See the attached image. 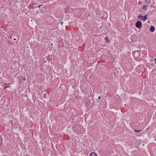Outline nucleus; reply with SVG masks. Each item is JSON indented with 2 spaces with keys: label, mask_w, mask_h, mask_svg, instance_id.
<instances>
[{
  "label": "nucleus",
  "mask_w": 156,
  "mask_h": 156,
  "mask_svg": "<svg viewBox=\"0 0 156 156\" xmlns=\"http://www.w3.org/2000/svg\"><path fill=\"white\" fill-rule=\"evenodd\" d=\"M61 23V24L62 25V24L63 23V22H60Z\"/></svg>",
  "instance_id": "nucleus-10"
},
{
  "label": "nucleus",
  "mask_w": 156,
  "mask_h": 156,
  "mask_svg": "<svg viewBox=\"0 0 156 156\" xmlns=\"http://www.w3.org/2000/svg\"><path fill=\"white\" fill-rule=\"evenodd\" d=\"M16 40V39L15 38H14V39H13V40H14V41H15V40Z\"/></svg>",
  "instance_id": "nucleus-13"
},
{
  "label": "nucleus",
  "mask_w": 156,
  "mask_h": 156,
  "mask_svg": "<svg viewBox=\"0 0 156 156\" xmlns=\"http://www.w3.org/2000/svg\"><path fill=\"white\" fill-rule=\"evenodd\" d=\"M23 80H26V78H23Z\"/></svg>",
  "instance_id": "nucleus-14"
},
{
  "label": "nucleus",
  "mask_w": 156,
  "mask_h": 156,
  "mask_svg": "<svg viewBox=\"0 0 156 156\" xmlns=\"http://www.w3.org/2000/svg\"><path fill=\"white\" fill-rule=\"evenodd\" d=\"M8 87V86H7L6 87H5L4 89H6L7 87Z\"/></svg>",
  "instance_id": "nucleus-11"
},
{
  "label": "nucleus",
  "mask_w": 156,
  "mask_h": 156,
  "mask_svg": "<svg viewBox=\"0 0 156 156\" xmlns=\"http://www.w3.org/2000/svg\"><path fill=\"white\" fill-rule=\"evenodd\" d=\"M142 23L140 21H137L135 23L136 27L138 28H140L141 27Z\"/></svg>",
  "instance_id": "nucleus-2"
},
{
  "label": "nucleus",
  "mask_w": 156,
  "mask_h": 156,
  "mask_svg": "<svg viewBox=\"0 0 156 156\" xmlns=\"http://www.w3.org/2000/svg\"><path fill=\"white\" fill-rule=\"evenodd\" d=\"M89 156H97V154L94 152H92L90 154Z\"/></svg>",
  "instance_id": "nucleus-4"
},
{
  "label": "nucleus",
  "mask_w": 156,
  "mask_h": 156,
  "mask_svg": "<svg viewBox=\"0 0 156 156\" xmlns=\"http://www.w3.org/2000/svg\"><path fill=\"white\" fill-rule=\"evenodd\" d=\"M105 41L106 43H108L109 41V39L107 37H105Z\"/></svg>",
  "instance_id": "nucleus-6"
},
{
  "label": "nucleus",
  "mask_w": 156,
  "mask_h": 156,
  "mask_svg": "<svg viewBox=\"0 0 156 156\" xmlns=\"http://www.w3.org/2000/svg\"><path fill=\"white\" fill-rule=\"evenodd\" d=\"M101 98V97H99L98 98V99H100Z\"/></svg>",
  "instance_id": "nucleus-12"
},
{
  "label": "nucleus",
  "mask_w": 156,
  "mask_h": 156,
  "mask_svg": "<svg viewBox=\"0 0 156 156\" xmlns=\"http://www.w3.org/2000/svg\"><path fill=\"white\" fill-rule=\"evenodd\" d=\"M147 14H146L144 16H142L141 14H140L139 16H137L138 18H141V20L145 21L147 19Z\"/></svg>",
  "instance_id": "nucleus-1"
},
{
  "label": "nucleus",
  "mask_w": 156,
  "mask_h": 156,
  "mask_svg": "<svg viewBox=\"0 0 156 156\" xmlns=\"http://www.w3.org/2000/svg\"><path fill=\"white\" fill-rule=\"evenodd\" d=\"M155 29V27L153 26H151L150 29V31L151 32H153L154 31Z\"/></svg>",
  "instance_id": "nucleus-3"
},
{
  "label": "nucleus",
  "mask_w": 156,
  "mask_h": 156,
  "mask_svg": "<svg viewBox=\"0 0 156 156\" xmlns=\"http://www.w3.org/2000/svg\"><path fill=\"white\" fill-rule=\"evenodd\" d=\"M154 62H155V63L156 64V58H155V59H154Z\"/></svg>",
  "instance_id": "nucleus-9"
},
{
  "label": "nucleus",
  "mask_w": 156,
  "mask_h": 156,
  "mask_svg": "<svg viewBox=\"0 0 156 156\" xmlns=\"http://www.w3.org/2000/svg\"><path fill=\"white\" fill-rule=\"evenodd\" d=\"M134 130L135 132H138V133H140V132L141 131V130H137L134 129Z\"/></svg>",
  "instance_id": "nucleus-7"
},
{
  "label": "nucleus",
  "mask_w": 156,
  "mask_h": 156,
  "mask_svg": "<svg viewBox=\"0 0 156 156\" xmlns=\"http://www.w3.org/2000/svg\"><path fill=\"white\" fill-rule=\"evenodd\" d=\"M147 5H144L142 7V9L143 10H145L147 8Z\"/></svg>",
  "instance_id": "nucleus-5"
},
{
  "label": "nucleus",
  "mask_w": 156,
  "mask_h": 156,
  "mask_svg": "<svg viewBox=\"0 0 156 156\" xmlns=\"http://www.w3.org/2000/svg\"><path fill=\"white\" fill-rule=\"evenodd\" d=\"M43 5L42 4H41V5H38L37 6L39 7V8H40V7H41V6H42Z\"/></svg>",
  "instance_id": "nucleus-8"
},
{
  "label": "nucleus",
  "mask_w": 156,
  "mask_h": 156,
  "mask_svg": "<svg viewBox=\"0 0 156 156\" xmlns=\"http://www.w3.org/2000/svg\"><path fill=\"white\" fill-rule=\"evenodd\" d=\"M51 45H52V43H51Z\"/></svg>",
  "instance_id": "nucleus-15"
}]
</instances>
